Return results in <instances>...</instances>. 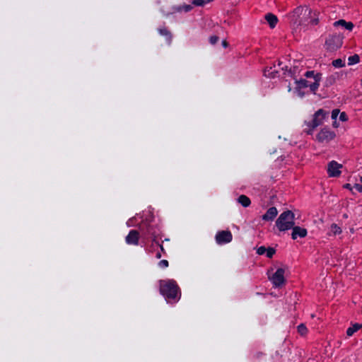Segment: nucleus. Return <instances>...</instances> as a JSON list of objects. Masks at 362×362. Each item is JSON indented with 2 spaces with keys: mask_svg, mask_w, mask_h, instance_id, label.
Listing matches in <instances>:
<instances>
[{
  "mask_svg": "<svg viewBox=\"0 0 362 362\" xmlns=\"http://www.w3.org/2000/svg\"><path fill=\"white\" fill-rule=\"evenodd\" d=\"M303 76L305 78H294L296 83L294 93L300 98L305 95L302 91V89L305 88H310V91L315 93L322 79V74L315 71H308Z\"/></svg>",
  "mask_w": 362,
  "mask_h": 362,
  "instance_id": "obj_1",
  "label": "nucleus"
},
{
  "mask_svg": "<svg viewBox=\"0 0 362 362\" xmlns=\"http://www.w3.org/2000/svg\"><path fill=\"white\" fill-rule=\"evenodd\" d=\"M160 291L169 301L170 300H178L180 298L179 288L176 282L173 279L160 280Z\"/></svg>",
  "mask_w": 362,
  "mask_h": 362,
  "instance_id": "obj_2",
  "label": "nucleus"
},
{
  "mask_svg": "<svg viewBox=\"0 0 362 362\" xmlns=\"http://www.w3.org/2000/svg\"><path fill=\"white\" fill-rule=\"evenodd\" d=\"M311 14V10L307 7H298L289 15L291 23L298 27L306 24L308 17Z\"/></svg>",
  "mask_w": 362,
  "mask_h": 362,
  "instance_id": "obj_3",
  "label": "nucleus"
},
{
  "mask_svg": "<svg viewBox=\"0 0 362 362\" xmlns=\"http://www.w3.org/2000/svg\"><path fill=\"white\" fill-rule=\"evenodd\" d=\"M295 216L291 211H286L280 214L276 221V226L280 231L291 229L295 224Z\"/></svg>",
  "mask_w": 362,
  "mask_h": 362,
  "instance_id": "obj_4",
  "label": "nucleus"
},
{
  "mask_svg": "<svg viewBox=\"0 0 362 362\" xmlns=\"http://www.w3.org/2000/svg\"><path fill=\"white\" fill-rule=\"evenodd\" d=\"M327 115V113L322 109L317 110L311 121L305 122L306 128L304 131L308 134H312L314 129L323 123Z\"/></svg>",
  "mask_w": 362,
  "mask_h": 362,
  "instance_id": "obj_5",
  "label": "nucleus"
},
{
  "mask_svg": "<svg viewBox=\"0 0 362 362\" xmlns=\"http://www.w3.org/2000/svg\"><path fill=\"white\" fill-rule=\"evenodd\" d=\"M342 40L343 37L339 34L329 35L325 41L327 49L330 51L337 49L342 45Z\"/></svg>",
  "mask_w": 362,
  "mask_h": 362,
  "instance_id": "obj_6",
  "label": "nucleus"
},
{
  "mask_svg": "<svg viewBox=\"0 0 362 362\" xmlns=\"http://www.w3.org/2000/svg\"><path fill=\"white\" fill-rule=\"evenodd\" d=\"M285 270L283 268L278 269L269 279L275 287H281L285 282Z\"/></svg>",
  "mask_w": 362,
  "mask_h": 362,
  "instance_id": "obj_7",
  "label": "nucleus"
},
{
  "mask_svg": "<svg viewBox=\"0 0 362 362\" xmlns=\"http://www.w3.org/2000/svg\"><path fill=\"white\" fill-rule=\"evenodd\" d=\"M335 137V134L334 132L331 131L327 128H323L320 130V132L317 135V140L319 142L322 143H327L332 140Z\"/></svg>",
  "mask_w": 362,
  "mask_h": 362,
  "instance_id": "obj_8",
  "label": "nucleus"
},
{
  "mask_svg": "<svg viewBox=\"0 0 362 362\" xmlns=\"http://www.w3.org/2000/svg\"><path fill=\"white\" fill-rule=\"evenodd\" d=\"M232 234L228 230L218 232L216 235V243L219 245L228 243L232 240Z\"/></svg>",
  "mask_w": 362,
  "mask_h": 362,
  "instance_id": "obj_9",
  "label": "nucleus"
},
{
  "mask_svg": "<svg viewBox=\"0 0 362 362\" xmlns=\"http://www.w3.org/2000/svg\"><path fill=\"white\" fill-rule=\"evenodd\" d=\"M342 165L341 164H339L334 160L331 161L328 164L327 167V172L329 175V177H338L341 174L340 169L341 168Z\"/></svg>",
  "mask_w": 362,
  "mask_h": 362,
  "instance_id": "obj_10",
  "label": "nucleus"
},
{
  "mask_svg": "<svg viewBox=\"0 0 362 362\" xmlns=\"http://www.w3.org/2000/svg\"><path fill=\"white\" fill-rule=\"evenodd\" d=\"M192 8V6L190 4H183L179 6H175L172 7L171 11L165 13V16H169L170 14H173L175 13H181V12H188L191 11Z\"/></svg>",
  "mask_w": 362,
  "mask_h": 362,
  "instance_id": "obj_11",
  "label": "nucleus"
},
{
  "mask_svg": "<svg viewBox=\"0 0 362 362\" xmlns=\"http://www.w3.org/2000/svg\"><path fill=\"white\" fill-rule=\"evenodd\" d=\"M139 233L135 230H132L127 235L125 240L128 245H138Z\"/></svg>",
  "mask_w": 362,
  "mask_h": 362,
  "instance_id": "obj_12",
  "label": "nucleus"
},
{
  "mask_svg": "<svg viewBox=\"0 0 362 362\" xmlns=\"http://www.w3.org/2000/svg\"><path fill=\"white\" fill-rule=\"evenodd\" d=\"M291 237L293 240L298 238H304L307 235V230L299 226H293Z\"/></svg>",
  "mask_w": 362,
  "mask_h": 362,
  "instance_id": "obj_13",
  "label": "nucleus"
},
{
  "mask_svg": "<svg viewBox=\"0 0 362 362\" xmlns=\"http://www.w3.org/2000/svg\"><path fill=\"white\" fill-rule=\"evenodd\" d=\"M278 211L276 207H270L262 216V219L266 221H272L277 216Z\"/></svg>",
  "mask_w": 362,
  "mask_h": 362,
  "instance_id": "obj_14",
  "label": "nucleus"
},
{
  "mask_svg": "<svg viewBox=\"0 0 362 362\" xmlns=\"http://www.w3.org/2000/svg\"><path fill=\"white\" fill-rule=\"evenodd\" d=\"M334 26H341L348 30H351L354 28V24L351 22H346L344 20H339L334 23Z\"/></svg>",
  "mask_w": 362,
  "mask_h": 362,
  "instance_id": "obj_15",
  "label": "nucleus"
},
{
  "mask_svg": "<svg viewBox=\"0 0 362 362\" xmlns=\"http://www.w3.org/2000/svg\"><path fill=\"white\" fill-rule=\"evenodd\" d=\"M265 19L272 28H274L278 22L277 17L272 13H267L265 16Z\"/></svg>",
  "mask_w": 362,
  "mask_h": 362,
  "instance_id": "obj_16",
  "label": "nucleus"
},
{
  "mask_svg": "<svg viewBox=\"0 0 362 362\" xmlns=\"http://www.w3.org/2000/svg\"><path fill=\"white\" fill-rule=\"evenodd\" d=\"M362 327V325L359 323H355L351 327H349L346 330V335L351 337L356 332L359 330Z\"/></svg>",
  "mask_w": 362,
  "mask_h": 362,
  "instance_id": "obj_17",
  "label": "nucleus"
},
{
  "mask_svg": "<svg viewBox=\"0 0 362 362\" xmlns=\"http://www.w3.org/2000/svg\"><path fill=\"white\" fill-rule=\"evenodd\" d=\"M238 202L241 204L243 207H247L250 205L251 204V201L250 199H249V197H247V196L245 195H240L238 198Z\"/></svg>",
  "mask_w": 362,
  "mask_h": 362,
  "instance_id": "obj_18",
  "label": "nucleus"
},
{
  "mask_svg": "<svg viewBox=\"0 0 362 362\" xmlns=\"http://www.w3.org/2000/svg\"><path fill=\"white\" fill-rule=\"evenodd\" d=\"M341 233V228L337 225L336 223H332L331 226H330V228H329V235H339Z\"/></svg>",
  "mask_w": 362,
  "mask_h": 362,
  "instance_id": "obj_19",
  "label": "nucleus"
},
{
  "mask_svg": "<svg viewBox=\"0 0 362 362\" xmlns=\"http://www.w3.org/2000/svg\"><path fill=\"white\" fill-rule=\"evenodd\" d=\"M360 58L358 54H354L348 58V64L349 66L356 64L359 62Z\"/></svg>",
  "mask_w": 362,
  "mask_h": 362,
  "instance_id": "obj_20",
  "label": "nucleus"
},
{
  "mask_svg": "<svg viewBox=\"0 0 362 362\" xmlns=\"http://www.w3.org/2000/svg\"><path fill=\"white\" fill-rule=\"evenodd\" d=\"M264 74L267 77L274 78L277 71L276 70H273L272 67H270L269 69H265Z\"/></svg>",
  "mask_w": 362,
  "mask_h": 362,
  "instance_id": "obj_21",
  "label": "nucleus"
},
{
  "mask_svg": "<svg viewBox=\"0 0 362 362\" xmlns=\"http://www.w3.org/2000/svg\"><path fill=\"white\" fill-rule=\"evenodd\" d=\"M316 13H314L313 15V13L311 12V14L308 17V21L306 22V24H312V25H316L318 22L317 18L315 17Z\"/></svg>",
  "mask_w": 362,
  "mask_h": 362,
  "instance_id": "obj_22",
  "label": "nucleus"
},
{
  "mask_svg": "<svg viewBox=\"0 0 362 362\" xmlns=\"http://www.w3.org/2000/svg\"><path fill=\"white\" fill-rule=\"evenodd\" d=\"M332 64L335 68H341L345 66V62L341 59H337L332 61Z\"/></svg>",
  "mask_w": 362,
  "mask_h": 362,
  "instance_id": "obj_23",
  "label": "nucleus"
},
{
  "mask_svg": "<svg viewBox=\"0 0 362 362\" xmlns=\"http://www.w3.org/2000/svg\"><path fill=\"white\" fill-rule=\"evenodd\" d=\"M298 332L301 334L304 335L307 333L308 329L305 325L300 324L298 326Z\"/></svg>",
  "mask_w": 362,
  "mask_h": 362,
  "instance_id": "obj_24",
  "label": "nucleus"
},
{
  "mask_svg": "<svg viewBox=\"0 0 362 362\" xmlns=\"http://www.w3.org/2000/svg\"><path fill=\"white\" fill-rule=\"evenodd\" d=\"M354 188L357 191L362 192V177H361L359 180L355 183Z\"/></svg>",
  "mask_w": 362,
  "mask_h": 362,
  "instance_id": "obj_25",
  "label": "nucleus"
},
{
  "mask_svg": "<svg viewBox=\"0 0 362 362\" xmlns=\"http://www.w3.org/2000/svg\"><path fill=\"white\" fill-rule=\"evenodd\" d=\"M275 250L272 247L267 248V251L265 252V255L267 257L272 258L273 255L275 254Z\"/></svg>",
  "mask_w": 362,
  "mask_h": 362,
  "instance_id": "obj_26",
  "label": "nucleus"
},
{
  "mask_svg": "<svg viewBox=\"0 0 362 362\" xmlns=\"http://www.w3.org/2000/svg\"><path fill=\"white\" fill-rule=\"evenodd\" d=\"M159 31V33L162 35H165V36H168V38L169 40L170 39V33L169 31L166 29V28H160L158 30Z\"/></svg>",
  "mask_w": 362,
  "mask_h": 362,
  "instance_id": "obj_27",
  "label": "nucleus"
},
{
  "mask_svg": "<svg viewBox=\"0 0 362 362\" xmlns=\"http://www.w3.org/2000/svg\"><path fill=\"white\" fill-rule=\"evenodd\" d=\"M192 4L195 6H202L206 4V0H194Z\"/></svg>",
  "mask_w": 362,
  "mask_h": 362,
  "instance_id": "obj_28",
  "label": "nucleus"
},
{
  "mask_svg": "<svg viewBox=\"0 0 362 362\" xmlns=\"http://www.w3.org/2000/svg\"><path fill=\"white\" fill-rule=\"evenodd\" d=\"M158 266L163 269L167 268L168 267V262L165 259L160 260L158 262Z\"/></svg>",
  "mask_w": 362,
  "mask_h": 362,
  "instance_id": "obj_29",
  "label": "nucleus"
},
{
  "mask_svg": "<svg viewBox=\"0 0 362 362\" xmlns=\"http://www.w3.org/2000/svg\"><path fill=\"white\" fill-rule=\"evenodd\" d=\"M267 251V248L264 246H261L257 248V253L259 255H264Z\"/></svg>",
  "mask_w": 362,
  "mask_h": 362,
  "instance_id": "obj_30",
  "label": "nucleus"
},
{
  "mask_svg": "<svg viewBox=\"0 0 362 362\" xmlns=\"http://www.w3.org/2000/svg\"><path fill=\"white\" fill-rule=\"evenodd\" d=\"M339 115V110H338V109L333 110L332 112V119L336 120V119H337V117H338Z\"/></svg>",
  "mask_w": 362,
  "mask_h": 362,
  "instance_id": "obj_31",
  "label": "nucleus"
},
{
  "mask_svg": "<svg viewBox=\"0 0 362 362\" xmlns=\"http://www.w3.org/2000/svg\"><path fill=\"white\" fill-rule=\"evenodd\" d=\"M339 119L342 122H346L348 119L347 115L344 112L339 114Z\"/></svg>",
  "mask_w": 362,
  "mask_h": 362,
  "instance_id": "obj_32",
  "label": "nucleus"
},
{
  "mask_svg": "<svg viewBox=\"0 0 362 362\" xmlns=\"http://www.w3.org/2000/svg\"><path fill=\"white\" fill-rule=\"evenodd\" d=\"M218 41V37L217 36H211L209 38V42L211 45H215Z\"/></svg>",
  "mask_w": 362,
  "mask_h": 362,
  "instance_id": "obj_33",
  "label": "nucleus"
},
{
  "mask_svg": "<svg viewBox=\"0 0 362 362\" xmlns=\"http://www.w3.org/2000/svg\"><path fill=\"white\" fill-rule=\"evenodd\" d=\"M222 45H223V47L226 48V47H227L228 46V42L226 40H223L222 42Z\"/></svg>",
  "mask_w": 362,
  "mask_h": 362,
  "instance_id": "obj_34",
  "label": "nucleus"
},
{
  "mask_svg": "<svg viewBox=\"0 0 362 362\" xmlns=\"http://www.w3.org/2000/svg\"><path fill=\"white\" fill-rule=\"evenodd\" d=\"M333 126L334 127H338L339 124H337V122L336 121H334V123H333Z\"/></svg>",
  "mask_w": 362,
  "mask_h": 362,
  "instance_id": "obj_35",
  "label": "nucleus"
},
{
  "mask_svg": "<svg viewBox=\"0 0 362 362\" xmlns=\"http://www.w3.org/2000/svg\"><path fill=\"white\" fill-rule=\"evenodd\" d=\"M131 220H129L127 222V224L128 226H132V223H131Z\"/></svg>",
  "mask_w": 362,
  "mask_h": 362,
  "instance_id": "obj_36",
  "label": "nucleus"
},
{
  "mask_svg": "<svg viewBox=\"0 0 362 362\" xmlns=\"http://www.w3.org/2000/svg\"><path fill=\"white\" fill-rule=\"evenodd\" d=\"M148 233L149 234H151V235H154V236H155V234H154L153 233H151V230H150V229H148Z\"/></svg>",
  "mask_w": 362,
  "mask_h": 362,
  "instance_id": "obj_37",
  "label": "nucleus"
},
{
  "mask_svg": "<svg viewBox=\"0 0 362 362\" xmlns=\"http://www.w3.org/2000/svg\"><path fill=\"white\" fill-rule=\"evenodd\" d=\"M288 92H291V85H288Z\"/></svg>",
  "mask_w": 362,
  "mask_h": 362,
  "instance_id": "obj_38",
  "label": "nucleus"
},
{
  "mask_svg": "<svg viewBox=\"0 0 362 362\" xmlns=\"http://www.w3.org/2000/svg\"><path fill=\"white\" fill-rule=\"evenodd\" d=\"M160 257H161V255H160L159 252H158V253H157V255H156V257H157L158 259H159V258H160Z\"/></svg>",
  "mask_w": 362,
  "mask_h": 362,
  "instance_id": "obj_39",
  "label": "nucleus"
},
{
  "mask_svg": "<svg viewBox=\"0 0 362 362\" xmlns=\"http://www.w3.org/2000/svg\"><path fill=\"white\" fill-rule=\"evenodd\" d=\"M345 187H346V188H349V187H350V185H349V184H346V185H345Z\"/></svg>",
  "mask_w": 362,
  "mask_h": 362,
  "instance_id": "obj_40",
  "label": "nucleus"
},
{
  "mask_svg": "<svg viewBox=\"0 0 362 362\" xmlns=\"http://www.w3.org/2000/svg\"><path fill=\"white\" fill-rule=\"evenodd\" d=\"M212 0H206V3L211 1Z\"/></svg>",
  "mask_w": 362,
  "mask_h": 362,
  "instance_id": "obj_41",
  "label": "nucleus"
},
{
  "mask_svg": "<svg viewBox=\"0 0 362 362\" xmlns=\"http://www.w3.org/2000/svg\"><path fill=\"white\" fill-rule=\"evenodd\" d=\"M344 217L347 218V215H346V214H344Z\"/></svg>",
  "mask_w": 362,
  "mask_h": 362,
  "instance_id": "obj_42",
  "label": "nucleus"
},
{
  "mask_svg": "<svg viewBox=\"0 0 362 362\" xmlns=\"http://www.w3.org/2000/svg\"><path fill=\"white\" fill-rule=\"evenodd\" d=\"M160 247L161 250H163V247L162 245H160Z\"/></svg>",
  "mask_w": 362,
  "mask_h": 362,
  "instance_id": "obj_43",
  "label": "nucleus"
}]
</instances>
